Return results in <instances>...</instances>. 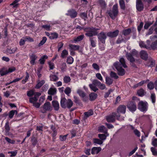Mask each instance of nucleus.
I'll return each instance as SVG.
<instances>
[{"label":"nucleus","instance_id":"nucleus-54","mask_svg":"<svg viewBox=\"0 0 157 157\" xmlns=\"http://www.w3.org/2000/svg\"><path fill=\"white\" fill-rule=\"evenodd\" d=\"M5 139V140L9 144H14L15 143V140H12L8 137H6Z\"/></svg>","mask_w":157,"mask_h":157},{"label":"nucleus","instance_id":"nucleus-6","mask_svg":"<svg viewBox=\"0 0 157 157\" xmlns=\"http://www.w3.org/2000/svg\"><path fill=\"white\" fill-rule=\"evenodd\" d=\"M108 13L111 19H115L118 13L117 4L114 5L112 10L108 11Z\"/></svg>","mask_w":157,"mask_h":157},{"label":"nucleus","instance_id":"nucleus-3","mask_svg":"<svg viewBox=\"0 0 157 157\" xmlns=\"http://www.w3.org/2000/svg\"><path fill=\"white\" fill-rule=\"evenodd\" d=\"M97 86L101 90H103L106 88L105 85L104 84L101 83L97 79L94 80L92 81V83L89 84V86L90 89L95 92L98 90Z\"/></svg>","mask_w":157,"mask_h":157},{"label":"nucleus","instance_id":"nucleus-33","mask_svg":"<svg viewBox=\"0 0 157 157\" xmlns=\"http://www.w3.org/2000/svg\"><path fill=\"white\" fill-rule=\"evenodd\" d=\"M106 135L104 134H99L98 135V137L101 140H104L106 139V137L109 135L108 133H105Z\"/></svg>","mask_w":157,"mask_h":157},{"label":"nucleus","instance_id":"nucleus-45","mask_svg":"<svg viewBox=\"0 0 157 157\" xmlns=\"http://www.w3.org/2000/svg\"><path fill=\"white\" fill-rule=\"evenodd\" d=\"M139 45L141 47L147 49H149L150 48V46L147 45L142 41H141Z\"/></svg>","mask_w":157,"mask_h":157},{"label":"nucleus","instance_id":"nucleus-5","mask_svg":"<svg viewBox=\"0 0 157 157\" xmlns=\"http://www.w3.org/2000/svg\"><path fill=\"white\" fill-rule=\"evenodd\" d=\"M73 101L70 99H67L65 98H62L60 101V105L62 108L65 109L67 108L70 109L73 105Z\"/></svg>","mask_w":157,"mask_h":157},{"label":"nucleus","instance_id":"nucleus-63","mask_svg":"<svg viewBox=\"0 0 157 157\" xmlns=\"http://www.w3.org/2000/svg\"><path fill=\"white\" fill-rule=\"evenodd\" d=\"M151 150L153 155L155 156L157 155V151L156 150V149L154 147H151Z\"/></svg>","mask_w":157,"mask_h":157},{"label":"nucleus","instance_id":"nucleus-48","mask_svg":"<svg viewBox=\"0 0 157 157\" xmlns=\"http://www.w3.org/2000/svg\"><path fill=\"white\" fill-rule=\"evenodd\" d=\"M153 21L151 22H146L144 26V29H147L153 23Z\"/></svg>","mask_w":157,"mask_h":157},{"label":"nucleus","instance_id":"nucleus-40","mask_svg":"<svg viewBox=\"0 0 157 157\" xmlns=\"http://www.w3.org/2000/svg\"><path fill=\"white\" fill-rule=\"evenodd\" d=\"M106 83L107 84L110 85L113 82V80L109 77H106L105 79Z\"/></svg>","mask_w":157,"mask_h":157},{"label":"nucleus","instance_id":"nucleus-27","mask_svg":"<svg viewBox=\"0 0 157 157\" xmlns=\"http://www.w3.org/2000/svg\"><path fill=\"white\" fill-rule=\"evenodd\" d=\"M93 114V112L91 110H89L87 112H85L84 113L85 117L87 118L89 116L92 115Z\"/></svg>","mask_w":157,"mask_h":157},{"label":"nucleus","instance_id":"nucleus-18","mask_svg":"<svg viewBox=\"0 0 157 157\" xmlns=\"http://www.w3.org/2000/svg\"><path fill=\"white\" fill-rule=\"evenodd\" d=\"M101 150L100 147H94L91 150V153L92 154H98Z\"/></svg>","mask_w":157,"mask_h":157},{"label":"nucleus","instance_id":"nucleus-34","mask_svg":"<svg viewBox=\"0 0 157 157\" xmlns=\"http://www.w3.org/2000/svg\"><path fill=\"white\" fill-rule=\"evenodd\" d=\"M151 144L154 147H157V138L153 137L151 140Z\"/></svg>","mask_w":157,"mask_h":157},{"label":"nucleus","instance_id":"nucleus-22","mask_svg":"<svg viewBox=\"0 0 157 157\" xmlns=\"http://www.w3.org/2000/svg\"><path fill=\"white\" fill-rule=\"evenodd\" d=\"M98 95L95 93H91L89 94L90 100L91 101H93L96 99Z\"/></svg>","mask_w":157,"mask_h":157},{"label":"nucleus","instance_id":"nucleus-49","mask_svg":"<svg viewBox=\"0 0 157 157\" xmlns=\"http://www.w3.org/2000/svg\"><path fill=\"white\" fill-rule=\"evenodd\" d=\"M74 101L76 104H78L80 105H82V102L78 99V98L75 96L74 97Z\"/></svg>","mask_w":157,"mask_h":157},{"label":"nucleus","instance_id":"nucleus-32","mask_svg":"<svg viewBox=\"0 0 157 157\" xmlns=\"http://www.w3.org/2000/svg\"><path fill=\"white\" fill-rule=\"evenodd\" d=\"M50 80L56 82L59 79L58 77L55 75H51L50 76Z\"/></svg>","mask_w":157,"mask_h":157},{"label":"nucleus","instance_id":"nucleus-14","mask_svg":"<svg viewBox=\"0 0 157 157\" xmlns=\"http://www.w3.org/2000/svg\"><path fill=\"white\" fill-rule=\"evenodd\" d=\"M119 33V31L116 30L113 32H109L107 33V36L110 38H113L117 37Z\"/></svg>","mask_w":157,"mask_h":157},{"label":"nucleus","instance_id":"nucleus-31","mask_svg":"<svg viewBox=\"0 0 157 157\" xmlns=\"http://www.w3.org/2000/svg\"><path fill=\"white\" fill-rule=\"evenodd\" d=\"M84 37L83 34L79 36L74 39V41L76 42L80 41L83 39Z\"/></svg>","mask_w":157,"mask_h":157},{"label":"nucleus","instance_id":"nucleus-57","mask_svg":"<svg viewBox=\"0 0 157 157\" xmlns=\"http://www.w3.org/2000/svg\"><path fill=\"white\" fill-rule=\"evenodd\" d=\"M38 100V98L34 96V97L30 98H29V102L32 103L36 102Z\"/></svg>","mask_w":157,"mask_h":157},{"label":"nucleus","instance_id":"nucleus-46","mask_svg":"<svg viewBox=\"0 0 157 157\" xmlns=\"http://www.w3.org/2000/svg\"><path fill=\"white\" fill-rule=\"evenodd\" d=\"M44 83V80H42L41 81L39 82L36 85V88L37 89L40 88Z\"/></svg>","mask_w":157,"mask_h":157},{"label":"nucleus","instance_id":"nucleus-17","mask_svg":"<svg viewBox=\"0 0 157 157\" xmlns=\"http://www.w3.org/2000/svg\"><path fill=\"white\" fill-rule=\"evenodd\" d=\"M141 58L144 60H146L148 58V54L145 51H141L140 53Z\"/></svg>","mask_w":157,"mask_h":157},{"label":"nucleus","instance_id":"nucleus-55","mask_svg":"<svg viewBox=\"0 0 157 157\" xmlns=\"http://www.w3.org/2000/svg\"><path fill=\"white\" fill-rule=\"evenodd\" d=\"M64 91L66 94L69 95V94L71 93V89L70 87H67L65 88Z\"/></svg>","mask_w":157,"mask_h":157},{"label":"nucleus","instance_id":"nucleus-43","mask_svg":"<svg viewBox=\"0 0 157 157\" xmlns=\"http://www.w3.org/2000/svg\"><path fill=\"white\" fill-rule=\"evenodd\" d=\"M119 4L121 9L124 10L125 9V4L124 0H120Z\"/></svg>","mask_w":157,"mask_h":157},{"label":"nucleus","instance_id":"nucleus-7","mask_svg":"<svg viewBox=\"0 0 157 157\" xmlns=\"http://www.w3.org/2000/svg\"><path fill=\"white\" fill-rule=\"evenodd\" d=\"M148 104L146 101H140L138 103V109L141 111L145 112L147 110Z\"/></svg>","mask_w":157,"mask_h":157},{"label":"nucleus","instance_id":"nucleus-20","mask_svg":"<svg viewBox=\"0 0 157 157\" xmlns=\"http://www.w3.org/2000/svg\"><path fill=\"white\" fill-rule=\"evenodd\" d=\"M53 106L55 110L57 111L59 108V104L57 101H52Z\"/></svg>","mask_w":157,"mask_h":157},{"label":"nucleus","instance_id":"nucleus-15","mask_svg":"<svg viewBox=\"0 0 157 157\" xmlns=\"http://www.w3.org/2000/svg\"><path fill=\"white\" fill-rule=\"evenodd\" d=\"M30 59V63L32 65H33L35 63V60L37 59V56L35 54L32 53L29 56Z\"/></svg>","mask_w":157,"mask_h":157},{"label":"nucleus","instance_id":"nucleus-64","mask_svg":"<svg viewBox=\"0 0 157 157\" xmlns=\"http://www.w3.org/2000/svg\"><path fill=\"white\" fill-rule=\"evenodd\" d=\"M66 65L65 63H63L60 67V68L61 70V71H65V70L66 69Z\"/></svg>","mask_w":157,"mask_h":157},{"label":"nucleus","instance_id":"nucleus-16","mask_svg":"<svg viewBox=\"0 0 157 157\" xmlns=\"http://www.w3.org/2000/svg\"><path fill=\"white\" fill-rule=\"evenodd\" d=\"M43 108L45 111L51 110V107L50 103L49 102H45L44 104Z\"/></svg>","mask_w":157,"mask_h":157},{"label":"nucleus","instance_id":"nucleus-61","mask_svg":"<svg viewBox=\"0 0 157 157\" xmlns=\"http://www.w3.org/2000/svg\"><path fill=\"white\" fill-rule=\"evenodd\" d=\"M123 42H125V40L121 37V38H118L116 41V43L117 44H119Z\"/></svg>","mask_w":157,"mask_h":157},{"label":"nucleus","instance_id":"nucleus-21","mask_svg":"<svg viewBox=\"0 0 157 157\" xmlns=\"http://www.w3.org/2000/svg\"><path fill=\"white\" fill-rule=\"evenodd\" d=\"M8 73L7 70L5 67L2 68L0 69V74L2 76L6 75Z\"/></svg>","mask_w":157,"mask_h":157},{"label":"nucleus","instance_id":"nucleus-39","mask_svg":"<svg viewBox=\"0 0 157 157\" xmlns=\"http://www.w3.org/2000/svg\"><path fill=\"white\" fill-rule=\"evenodd\" d=\"M17 48L14 47L12 49H7V52L10 54H12L15 53L17 50Z\"/></svg>","mask_w":157,"mask_h":157},{"label":"nucleus","instance_id":"nucleus-60","mask_svg":"<svg viewBox=\"0 0 157 157\" xmlns=\"http://www.w3.org/2000/svg\"><path fill=\"white\" fill-rule=\"evenodd\" d=\"M24 39H25V41H28L31 42H32L34 41V40L33 38L30 37L29 36H26L24 37Z\"/></svg>","mask_w":157,"mask_h":157},{"label":"nucleus","instance_id":"nucleus-24","mask_svg":"<svg viewBox=\"0 0 157 157\" xmlns=\"http://www.w3.org/2000/svg\"><path fill=\"white\" fill-rule=\"evenodd\" d=\"M69 46L70 49L75 51L78 50L79 48V46L75 44H70Z\"/></svg>","mask_w":157,"mask_h":157},{"label":"nucleus","instance_id":"nucleus-38","mask_svg":"<svg viewBox=\"0 0 157 157\" xmlns=\"http://www.w3.org/2000/svg\"><path fill=\"white\" fill-rule=\"evenodd\" d=\"M150 48L153 50H155L157 49V41H154L152 43L150 46Z\"/></svg>","mask_w":157,"mask_h":157},{"label":"nucleus","instance_id":"nucleus-4","mask_svg":"<svg viewBox=\"0 0 157 157\" xmlns=\"http://www.w3.org/2000/svg\"><path fill=\"white\" fill-rule=\"evenodd\" d=\"M119 121L124 120V117H121L120 114L116 113L113 112L111 114L106 117V119L108 122H113L115 121L116 118Z\"/></svg>","mask_w":157,"mask_h":157},{"label":"nucleus","instance_id":"nucleus-12","mask_svg":"<svg viewBox=\"0 0 157 157\" xmlns=\"http://www.w3.org/2000/svg\"><path fill=\"white\" fill-rule=\"evenodd\" d=\"M126 107L124 105H119L117 109L116 113H122L124 114L126 112Z\"/></svg>","mask_w":157,"mask_h":157},{"label":"nucleus","instance_id":"nucleus-58","mask_svg":"<svg viewBox=\"0 0 157 157\" xmlns=\"http://www.w3.org/2000/svg\"><path fill=\"white\" fill-rule=\"evenodd\" d=\"M94 143L99 144H102L103 142L101 140L98 139H94L93 140Z\"/></svg>","mask_w":157,"mask_h":157},{"label":"nucleus","instance_id":"nucleus-13","mask_svg":"<svg viewBox=\"0 0 157 157\" xmlns=\"http://www.w3.org/2000/svg\"><path fill=\"white\" fill-rule=\"evenodd\" d=\"M77 13L74 9H71L68 10L67 13H66V15L67 16H70L71 18H74L77 16Z\"/></svg>","mask_w":157,"mask_h":157},{"label":"nucleus","instance_id":"nucleus-29","mask_svg":"<svg viewBox=\"0 0 157 157\" xmlns=\"http://www.w3.org/2000/svg\"><path fill=\"white\" fill-rule=\"evenodd\" d=\"M137 93L139 96L142 97L146 94V93L143 89H140L137 91Z\"/></svg>","mask_w":157,"mask_h":157},{"label":"nucleus","instance_id":"nucleus-23","mask_svg":"<svg viewBox=\"0 0 157 157\" xmlns=\"http://www.w3.org/2000/svg\"><path fill=\"white\" fill-rule=\"evenodd\" d=\"M89 41L90 43V45L92 47L94 48L96 46V41L94 38L90 37Z\"/></svg>","mask_w":157,"mask_h":157},{"label":"nucleus","instance_id":"nucleus-44","mask_svg":"<svg viewBox=\"0 0 157 157\" xmlns=\"http://www.w3.org/2000/svg\"><path fill=\"white\" fill-rule=\"evenodd\" d=\"M20 1L19 0H15L12 3L10 4L11 6H13L14 8H17L19 5L18 2Z\"/></svg>","mask_w":157,"mask_h":157},{"label":"nucleus","instance_id":"nucleus-53","mask_svg":"<svg viewBox=\"0 0 157 157\" xmlns=\"http://www.w3.org/2000/svg\"><path fill=\"white\" fill-rule=\"evenodd\" d=\"M147 86L148 89L150 90H152L154 88V83L151 82H150L147 84Z\"/></svg>","mask_w":157,"mask_h":157},{"label":"nucleus","instance_id":"nucleus-19","mask_svg":"<svg viewBox=\"0 0 157 157\" xmlns=\"http://www.w3.org/2000/svg\"><path fill=\"white\" fill-rule=\"evenodd\" d=\"M6 135H8L9 132L10 130V128L9 125V122L7 121L5 124L4 126Z\"/></svg>","mask_w":157,"mask_h":157},{"label":"nucleus","instance_id":"nucleus-50","mask_svg":"<svg viewBox=\"0 0 157 157\" xmlns=\"http://www.w3.org/2000/svg\"><path fill=\"white\" fill-rule=\"evenodd\" d=\"M47 40V39L46 37H43L42 38V40L40 42L39 44L38 45V46H40L44 44L46 42Z\"/></svg>","mask_w":157,"mask_h":157},{"label":"nucleus","instance_id":"nucleus-36","mask_svg":"<svg viewBox=\"0 0 157 157\" xmlns=\"http://www.w3.org/2000/svg\"><path fill=\"white\" fill-rule=\"evenodd\" d=\"M47 56L46 55L43 56L39 60V61L40 62V63L41 64H44L45 59H47L48 58Z\"/></svg>","mask_w":157,"mask_h":157},{"label":"nucleus","instance_id":"nucleus-28","mask_svg":"<svg viewBox=\"0 0 157 157\" xmlns=\"http://www.w3.org/2000/svg\"><path fill=\"white\" fill-rule=\"evenodd\" d=\"M68 54V52L67 51L66 49H64L63 51L61 53V57L63 58H65Z\"/></svg>","mask_w":157,"mask_h":157},{"label":"nucleus","instance_id":"nucleus-30","mask_svg":"<svg viewBox=\"0 0 157 157\" xmlns=\"http://www.w3.org/2000/svg\"><path fill=\"white\" fill-rule=\"evenodd\" d=\"M131 32V29L129 28L127 29L123 30L122 31L123 34L126 36L128 35Z\"/></svg>","mask_w":157,"mask_h":157},{"label":"nucleus","instance_id":"nucleus-42","mask_svg":"<svg viewBox=\"0 0 157 157\" xmlns=\"http://www.w3.org/2000/svg\"><path fill=\"white\" fill-rule=\"evenodd\" d=\"M77 93L80 97L82 98L85 96L86 95L84 92L80 89H78L77 91Z\"/></svg>","mask_w":157,"mask_h":157},{"label":"nucleus","instance_id":"nucleus-35","mask_svg":"<svg viewBox=\"0 0 157 157\" xmlns=\"http://www.w3.org/2000/svg\"><path fill=\"white\" fill-rule=\"evenodd\" d=\"M66 62L68 64H71L74 62V59L72 57L69 56L67 57Z\"/></svg>","mask_w":157,"mask_h":157},{"label":"nucleus","instance_id":"nucleus-47","mask_svg":"<svg viewBox=\"0 0 157 157\" xmlns=\"http://www.w3.org/2000/svg\"><path fill=\"white\" fill-rule=\"evenodd\" d=\"M31 142L32 145L34 146H35L38 143V141L35 138V137H32L31 139Z\"/></svg>","mask_w":157,"mask_h":157},{"label":"nucleus","instance_id":"nucleus-41","mask_svg":"<svg viewBox=\"0 0 157 157\" xmlns=\"http://www.w3.org/2000/svg\"><path fill=\"white\" fill-rule=\"evenodd\" d=\"M17 114V111L16 110H12L9 113V117L10 118H12L15 113Z\"/></svg>","mask_w":157,"mask_h":157},{"label":"nucleus","instance_id":"nucleus-25","mask_svg":"<svg viewBox=\"0 0 157 157\" xmlns=\"http://www.w3.org/2000/svg\"><path fill=\"white\" fill-rule=\"evenodd\" d=\"M98 131L101 132H103L104 133H107V130L106 128L104 126H102L99 127L98 129Z\"/></svg>","mask_w":157,"mask_h":157},{"label":"nucleus","instance_id":"nucleus-11","mask_svg":"<svg viewBox=\"0 0 157 157\" xmlns=\"http://www.w3.org/2000/svg\"><path fill=\"white\" fill-rule=\"evenodd\" d=\"M136 6L138 11H141L143 10L144 6L141 0H136Z\"/></svg>","mask_w":157,"mask_h":157},{"label":"nucleus","instance_id":"nucleus-37","mask_svg":"<svg viewBox=\"0 0 157 157\" xmlns=\"http://www.w3.org/2000/svg\"><path fill=\"white\" fill-rule=\"evenodd\" d=\"M71 80V78L69 76H65L63 77V81L65 83H67L69 82Z\"/></svg>","mask_w":157,"mask_h":157},{"label":"nucleus","instance_id":"nucleus-52","mask_svg":"<svg viewBox=\"0 0 157 157\" xmlns=\"http://www.w3.org/2000/svg\"><path fill=\"white\" fill-rule=\"evenodd\" d=\"M58 37V34L56 33H53L51 34L50 36V39H53L57 38Z\"/></svg>","mask_w":157,"mask_h":157},{"label":"nucleus","instance_id":"nucleus-9","mask_svg":"<svg viewBox=\"0 0 157 157\" xmlns=\"http://www.w3.org/2000/svg\"><path fill=\"white\" fill-rule=\"evenodd\" d=\"M98 3L101 8L100 14H101L102 11L106 10L107 4L104 0H98Z\"/></svg>","mask_w":157,"mask_h":157},{"label":"nucleus","instance_id":"nucleus-1","mask_svg":"<svg viewBox=\"0 0 157 157\" xmlns=\"http://www.w3.org/2000/svg\"><path fill=\"white\" fill-rule=\"evenodd\" d=\"M99 29L95 28L94 27L87 28L84 29V31L86 33L85 35L89 37H91L93 36L97 35L98 39L102 43L105 44V40L107 38L106 34L103 32H101L98 34V30Z\"/></svg>","mask_w":157,"mask_h":157},{"label":"nucleus","instance_id":"nucleus-26","mask_svg":"<svg viewBox=\"0 0 157 157\" xmlns=\"http://www.w3.org/2000/svg\"><path fill=\"white\" fill-rule=\"evenodd\" d=\"M56 88H50L48 90V93L49 94L53 95L56 93Z\"/></svg>","mask_w":157,"mask_h":157},{"label":"nucleus","instance_id":"nucleus-2","mask_svg":"<svg viewBox=\"0 0 157 157\" xmlns=\"http://www.w3.org/2000/svg\"><path fill=\"white\" fill-rule=\"evenodd\" d=\"M113 66L117 71L118 75L120 76H123L125 74V71L122 68V67L124 68L127 67V66L125 64L124 59L123 58L120 59L119 62H116L113 64Z\"/></svg>","mask_w":157,"mask_h":157},{"label":"nucleus","instance_id":"nucleus-62","mask_svg":"<svg viewBox=\"0 0 157 157\" xmlns=\"http://www.w3.org/2000/svg\"><path fill=\"white\" fill-rule=\"evenodd\" d=\"M110 75L112 78H113L115 79H117L118 77L117 75V74L113 71H111L110 73Z\"/></svg>","mask_w":157,"mask_h":157},{"label":"nucleus","instance_id":"nucleus-8","mask_svg":"<svg viewBox=\"0 0 157 157\" xmlns=\"http://www.w3.org/2000/svg\"><path fill=\"white\" fill-rule=\"evenodd\" d=\"M137 54L138 53L136 51L133 50L131 53H127L126 56L128 60L131 62L133 63L135 61V59L133 56H136Z\"/></svg>","mask_w":157,"mask_h":157},{"label":"nucleus","instance_id":"nucleus-59","mask_svg":"<svg viewBox=\"0 0 157 157\" xmlns=\"http://www.w3.org/2000/svg\"><path fill=\"white\" fill-rule=\"evenodd\" d=\"M151 98L152 103L154 104L155 103L156 101V97L155 94L154 93L151 94Z\"/></svg>","mask_w":157,"mask_h":157},{"label":"nucleus","instance_id":"nucleus-56","mask_svg":"<svg viewBox=\"0 0 157 157\" xmlns=\"http://www.w3.org/2000/svg\"><path fill=\"white\" fill-rule=\"evenodd\" d=\"M8 154H11V155H10V157H14L17 154V151L16 150L14 151H10L8 152Z\"/></svg>","mask_w":157,"mask_h":157},{"label":"nucleus","instance_id":"nucleus-10","mask_svg":"<svg viewBox=\"0 0 157 157\" xmlns=\"http://www.w3.org/2000/svg\"><path fill=\"white\" fill-rule=\"evenodd\" d=\"M127 107L129 110L132 112L135 111L136 109V105L133 101L129 102L127 104Z\"/></svg>","mask_w":157,"mask_h":157},{"label":"nucleus","instance_id":"nucleus-51","mask_svg":"<svg viewBox=\"0 0 157 157\" xmlns=\"http://www.w3.org/2000/svg\"><path fill=\"white\" fill-rule=\"evenodd\" d=\"M80 16L86 21L87 18V14L85 13H82L80 14Z\"/></svg>","mask_w":157,"mask_h":157}]
</instances>
